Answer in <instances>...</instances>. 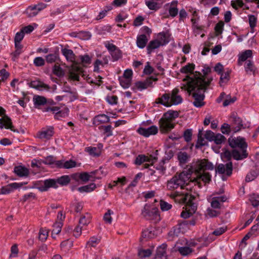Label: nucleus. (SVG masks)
<instances>
[{
  "label": "nucleus",
  "mask_w": 259,
  "mask_h": 259,
  "mask_svg": "<svg viewBox=\"0 0 259 259\" xmlns=\"http://www.w3.org/2000/svg\"><path fill=\"white\" fill-rule=\"evenodd\" d=\"M170 34L168 32H161L158 34L157 40L159 42L161 46H163L169 41Z\"/></svg>",
  "instance_id": "393cba45"
},
{
  "label": "nucleus",
  "mask_w": 259,
  "mask_h": 259,
  "mask_svg": "<svg viewBox=\"0 0 259 259\" xmlns=\"http://www.w3.org/2000/svg\"><path fill=\"white\" fill-rule=\"evenodd\" d=\"M212 141H214L216 144H221L226 140L225 137L220 134H218L214 136Z\"/></svg>",
  "instance_id": "052dcab7"
},
{
  "label": "nucleus",
  "mask_w": 259,
  "mask_h": 259,
  "mask_svg": "<svg viewBox=\"0 0 259 259\" xmlns=\"http://www.w3.org/2000/svg\"><path fill=\"white\" fill-rule=\"evenodd\" d=\"M178 250L183 256L188 255L193 251L191 248L187 246L179 247Z\"/></svg>",
  "instance_id": "3c124183"
},
{
  "label": "nucleus",
  "mask_w": 259,
  "mask_h": 259,
  "mask_svg": "<svg viewBox=\"0 0 259 259\" xmlns=\"http://www.w3.org/2000/svg\"><path fill=\"white\" fill-rule=\"evenodd\" d=\"M138 133L145 137L151 135H155L158 133V127L155 125H152L148 128L140 127L138 129Z\"/></svg>",
  "instance_id": "ddd939ff"
},
{
  "label": "nucleus",
  "mask_w": 259,
  "mask_h": 259,
  "mask_svg": "<svg viewBox=\"0 0 259 259\" xmlns=\"http://www.w3.org/2000/svg\"><path fill=\"white\" fill-rule=\"evenodd\" d=\"M53 72L54 74L58 77H61L64 75V72L61 67L56 64L53 67Z\"/></svg>",
  "instance_id": "5fc2aeb1"
},
{
  "label": "nucleus",
  "mask_w": 259,
  "mask_h": 259,
  "mask_svg": "<svg viewBox=\"0 0 259 259\" xmlns=\"http://www.w3.org/2000/svg\"><path fill=\"white\" fill-rule=\"evenodd\" d=\"M55 180L56 182V184L57 185H58V184H59L61 186H65L69 183V182L70 181V179L69 176L64 175V176H61L60 178H58L57 179H55Z\"/></svg>",
  "instance_id": "37998d69"
},
{
  "label": "nucleus",
  "mask_w": 259,
  "mask_h": 259,
  "mask_svg": "<svg viewBox=\"0 0 259 259\" xmlns=\"http://www.w3.org/2000/svg\"><path fill=\"white\" fill-rule=\"evenodd\" d=\"M248 22L249 26L252 31H253L254 28L256 26L257 17L253 15H248Z\"/></svg>",
  "instance_id": "a18cd8bd"
},
{
  "label": "nucleus",
  "mask_w": 259,
  "mask_h": 259,
  "mask_svg": "<svg viewBox=\"0 0 259 259\" xmlns=\"http://www.w3.org/2000/svg\"><path fill=\"white\" fill-rule=\"evenodd\" d=\"M81 72V69L79 67H73L69 71V77L74 80L79 81V73Z\"/></svg>",
  "instance_id": "2f4dec72"
},
{
  "label": "nucleus",
  "mask_w": 259,
  "mask_h": 259,
  "mask_svg": "<svg viewBox=\"0 0 259 259\" xmlns=\"http://www.w3.org/2000/svg\"><path fill=\"white\" fill-rule=\"evenodd\" d=\"M177 111H169L165 113L159 121L160 132L162 134H166L174 128L175 123L174 120L178 117Z\"/></svg>",
  "instance_id": "20e7f679"
},
{
  "label": "nucleus",
  "mask_w": 259,
  "mask_h": 259,
  "mask_svg": "<svg viewBox=\"0 0 259 259\" xmlns=\"http://www.w3.org/2000/svg\"><path fill=\"white\" fill-rule=\"evenodd\" d=\"M160 46V44L157 39L150 41L147 47V53L150 54L154 49L158 48Z\"/></svg>",
  "instance_id": "e433bc0d"
},
{
  "label": "nucleus",
  "mask_w": 259,
  "mask_h": 259,
  "mask_svg": "<svg viewBox=\"0 0 259 259\" xmlns=\"http://www.w3.org/2000/svg\"><path fill=\"white\" fill-rule=\"evenodd\" d=\"M157 80L158 78L157 77L151 76L143 81H140L136 82L135 86L138 90L142 91L149 87H152L153 81H156Z\"/></svg>",
  "instance_id": "f8f14e48"
},
{
  "label": "nucleus",
  "mask_w": 259,
  "mask_h": 259,
  "mask_svg": "<svg viewBox=\"0 0 259 259\" xmlns=\"http://www.w3.org/2000/svg\"><path fill=\"white\" fill-rule=\"evenodd\" d=\"M48 236V232L46 230L41 229L39 233V239L41 241H45Z\"/></svg>",
  "instance_id": "69168bd1"
},
{
  "label": "nucleus",
  "mask_w": 259,
  "mask_h": 259,
  "mask_svg": "<svg viewBox=\"0 0 259 259\" xmlns=\"http://www.w3.org/2000/svg\"><path fill=\"white\" fill-rule=\"evenodd\" d=\"M186 206L190 207L191 209H189L188 210H186V211H183L181 212V217L184 219H187L189 218L195 212L196 210V206L193 202L191 203V204L186 205Z\"/></svg>",
  "instance_id": "bb28decb"
},
{
  "label": "nucleus",
  "mask_w": 259,
  "mask_h": 259,
  "mask_svg": "<svg viewBox=\"0 0 259 259\" xmlns=\"http://www.w3.org/2000/svg\"><path fill=\"white\" fill-rule=\"evenodd\" d=\"M196 171L202 169H212L214 168L212 163L207 159H203L198 160L193 162L192 165H188L179 175H175L170 180L167 181V188L169 190H173L180 187L184 189L185 187L188 186L187 182L191 178L192 169Z\"/></svg>",
  "instance_id": "f03ea898"
},
{
  "label": "nucleus",
  "mask_w": 259,
  "mask_h": 259,
  "mask_svg": "<svg viewBox=\"0 0 259 259\" xmlns=\"http://www.w3.org/2000/svg\"><path fill=\"white\" fill-rule=\"evenodd\" d=\"M188 225L186 221L179 223L178 225L174 226L169 232V235L175 237L178 236L181 233H184Z\"/></svg>",
  "instance_id": "9d476101"
},
{
  "label": "nucleus",
  "mask_w": 259,
  "mask_h": 259,
  "mask_svg": "<svg viewBox=\"0 0 259 259\" xmlns=\"http://www.w3.org/2000/svg\"><path fill=\"white\" fill-rule=\"evenodd\" d=\"M54 134L53 127L44 128L37 133V137L41 140H49L53 136Z\"/></svg>",
  "instance_id": "4468645a"
},
{
  "label": "nucleus",
  "mask_w": 259,
  "mask_h": 259,
  "mask_svg": "<svg viewBox=\"0 0 259 259\" xmlns=\"http://www.w3.org/2000/svg\"><path fill=\"white\" fill-rule=\"evenodd\" d=\"M158 150H156L155 155L153 156L150 155L149 156H145V155H139L135 161V163L137 165H141L143 162H147L149 163H146L145 165V168H148L149 164L152 165L157 160Z\"/></svg>",
  "instance_id": "1a4fd4ad"
},
{
  "label": "nucleus",
  "mask_w": 259,
  "mask_h": 259,
  "mask_svg": "<svg viewBox=\"0 0 259 259\" xmlns=\"http://www.w3.org/2000/svg\"><path fill=\"white\" fill-rule=\"evenodd\" d=\"M146 4L148 8L152 10H156L159 8L158 4L153 1H147Z\"/></svg>",
  "instance_id": "e2e57ef3"
},
{
  "label": "nucleus",
  "mask_w": 259,
  "mask_h": 259,
  "mask_svg": "<svg viewBox=\"0 0 259 259\" xmlns=\"http://www.w3.org/2000/svg\"><path fill=\"white\" fill-rule=\"evenodd\" d=\"M245 70L248 74H253L255 75L256 72V67L253 62L250 60H247L245 64Z\"/></svg>",
  "instance_id": "c9c22d12"
},
{
  "label": "nucleus",
  "mask_w": 259,
  "mask_h": 259,
  "mask_svg": "<svg viewBox=\"0 0 259 259\" xmlns=\"http://www.w3.org/2000/svg\"><path fill=\"white\" fill-rule=\"evenodd\" d=\"M199 20V16L197 11H193L192 14V18H191V22L192 23L193 27L198 30H202V27L201 26L197 25V22Z\"/></svg>",
  "instance_id": "ea45409f"
},
{
  "label": "nucleus",
  "mask_w": 259,
  "mask_h": 259,
  "mask_svg": "<svg viewBox=\"0 0 259 259\" xmlns=\"http://www.w3.org/2000/svg\"><path fill=\"white\" fill-rule=\"evenodd\" d=\"M166 248L167 245L164 243L157 247L154 259H167Z\"/></svg>",
  "instance_id": "4be33fe9"
},
{
  "label": "nucleus",
  "mask_w": 259,
  "mask_h": 259,
  "mask_svg": "<svg viewBox=\"0 0 259 259\" xmlns=\"http://www.w3.org/2000/svg\"><path fill=\"white\" fill-rule=\"evenodd\" d=\"M224 23L223 21H219L215 26L214 30L216 35H219L223 32Z\"/></svg>",
  "instance_id": "603ef678"
},
{
  "label": "nucleus",
  "mask_w": 259,
  "mask_h": 259,
  "mask_svg": "<svg viewBox=\"0 0 259 259\" xmlns=\"http://www.w3.org/2000/svg\"><path fill=\"white\" fill-rule=\"evenodd\" d=\"M58 187L55 179H49L45 180L42 184H40L37 189L41 192H45L51 188L56 189Z\"/></svg>",
  "instance_id": "9b49d317"
},
{
  "label": "nucleus",
  "mask_w": 259,
  "mask_h": 259,
  "mask_svg": "<svg viewBox=\"0 0 259 259\" xmlns=\"http://www.w3.org/2000/svg\"><path fill=\"white\" fill-rule=\"evenodd\" d=\"M180 92L178 88H175L170 93H165L161 97L158 98L155 101L156 104H161L168 107L172 105H178L183 102V98L179 94Z\"/></svg>",
  "instance_id": "7ed1b4c3"
},
{
  "label": "nucleus",
  "mask_w": 259,
  "mask_h": 259,
  "mask_svg": "<svg viewBox=\"0 0 259 259\" xmlns=\"http://www.w3.org/2000/svg\"><path fill=\"white\" fill-rule=\"evenodd\" d=\"M61 52L67 60L70 62H73L75 60V56L72 50L63 49L61 50Z\"/></svg>",
  "instance_id": "f704fd0d"
},
{
  "label": "nucleus",
  "mask_w": 259,
  "mask_h": 259,
  "mask_svg": "<svg viewBox=\"0 0 259 259\" xmlns=\"http://www.w3.org/2000/svg\"><path fill=\"white\" fill-rule=\"evenodd\" d=\"M160 206L161 210L162 211H167L169 210L172 205L170 204H169L166 201L161 200L160 201Z\"/></svg>",
  "instance_id": "338daca9"
},
{
  "label": "nucleus",
  "mask_w": 259,
  "mask_h": 259,
  "mask_svg": "<svg viewBox=\"0 0 259 259\" xmlns=\"http://www.w3.org/2000/svg\"><path fill=\"white\" fill-rule=\"evenodd\" d=\"M60 108L57 106H47L44 107L42 109V111L44 112H51L53 114H55L54 118H58L59 114H61L60 112Z\"/></svg>",
  "instance_id": "c85d7f7f"
},
{
  "label": "nucleus",
  "mask_w": 259,
  "mask_h": 259,
  "mask_svg": "<svg viewBox=\"0 0 259 259\" xmlns=\"http://www.w3.org/2000/svg\"><path fill=\"white\" fill-rule=\"evenodd\" d=\"M100 239L95 237L90 238L87 242V245L91 247H95L99 243Z\"/></svg>",
  "instance_id": "774afa93"
},
{
  "label": "nucleus",
  "mask_w": 259,
  "mask_h": 259,
  "mask_svg": "<svg viewBox=\"0 0 259 259\" xmlns=\"http://www.w3.org/2000/svg\"><path fill=\"white\" fill-rule=\"evenodd\" d=\"M248 156L246 148H235L233 149V158L236 160H243Z\"/></svg>",
  "instance_id": "dca6fc26"
},
{
  "label": "nucleus",
  "mask_w": 259,
  "mask_h": 259,
  "mask_svg": "<svg viewBox=\"0 0 259 259\" xmlns=\"http://www.w3.org/2000/svg\"><path fill=\"white\" fill-rule=\"evenodd\" d=\"M252 55V51L250 50H247L242 52L239 55L238 64L239 65H241L242 62H244L245 61L247 60V59L251 58Z\"/></svg>",
  "instance_id": "cd10ccee"
},
{
  "label": "nucleus",
  "mask_w": 259,
  "mask_h": 259,
  "mask_svg": "<svg viewBox=\"0 0 259 259\" xmlns=\"http://www.w3.org/2000/svg\"><path fill=\"white\" fill-rule=\"evenodd\" d=\"M148 41V38L145 34H141L137 37V45L139 48L143 49L146 46Z\"/></svg>",
  "instance_id": "c756f323"
},
{
  "label": "nucleus",
  "mask_w": 259,
  "mask_h": 259,
  "mask_svg": "<svg viewBox=\"0 0 259 259\" xmlns=\"http://www.w3.org/2000/svg\"><path fill=\"white\" fill-rule=\"evenodd\" d=\"M156 231L153 228L144 230L142 233L141 239L147 240L155 238L156 236Z\"/></svg>",
  "instance_id": "b1692460"
},
{
  "label": "nucleus",
  "mask_w": 259,
  "mask_h": 259,
  "mask_svg": "<svg viewBox=\"0 0 259 259\" xmlns=\"http://www.w3.org/2000/svg\"><path fill=\"white\" fill-rule=\"evenodd\" d=\"M62 226V223L61 222L55 223L53 225L54 228L52 230V235L59 234L61 231Z\"/></svg>",
  "instance_id": "13d9d810"
},
{
  "label": "nucleus",
  "mask_w": 259,
  "mask_h": 259,
  "mask_svg": "<svg viewBox=\"0 0 259 259\" xmlns=\"http://www.w3.org/2000/svg\"><path fill=\"white\" fill-rule=\"evenodd\" d=\"M28 84L30 87L35 89L39 91H49L50 89L49 85L40 80L31 81L28 83Z\"/></svg>",
  "instance_id": "412c9836"
},
{
  "label": "nucleus",
  "mask_w": 259,
  "mask_h": 259,
  "mask_svg": "<svg viewBox=\"0 0 259 259\" xmlns=\"http://www.w3.org/2000/svg\"><path fill=\"white\" fill-rule=\"evenodd\" d=\"M249 200L254 207L259 206V195L253 194L249 196Z\"/></svg>",
  "instance_id": "de8ad7c7"
},
{
  "label": "nucleus",
  "mask_w": 259,
  "mask_h": 259,
  "mask_svg": "<svg viewBox=\"0 0 259 259\" xmlns=\"http://www.w3.org/2000/svg\"><path fill=\"white\" fill-rule=\"evenodd\" d=\"M192 136V129H187L184 132L183 137L185 140L188 142L191 141Z\"/></svg>",
  "instance_id": "0e129e2a"
},
{
  "label": "nucleus",
  "mask_w": 259,
  "mask_h": 259,
  "mask_svg": "<svg viewBox=\"0 0 259 259\" xmlns=\"http://www.w3.org/2000/svg\"><path fill=\"white\" fill-rule=\"evenodd\" d=\"M213 169V168L212 169V170ZM207 170V169L204 168L196 171L193 168L192 174H194L195 177L193 178H190L191 179L189 182L194 183L195 185H197L199 188L202 187L201 181L205 184L209 183L211 181V176L209 172H205V171ZM209 170H211V169Z\"/></svg>",
  "instance_id": "39448f33"
},
{
  "label": "nucleus",
  "mask_w": 259,
  "mask_h": 259,
  "mask_svg": "<svg viewBox=\"0 0 259 259\" xmlns=\"http://www.w3.org/2000/svg\"><path fill=\"white\" fill-rule=\"evenodd\" d=\"M202 71L203 74L195 71L192 77L187 75L183 79L186 83H183L181 87L182 90L186 91L189 96H192L194 99L193 105L198 108L205 105L204 93L213 80L212 77L208 76L211 71L210 67L205 66Z\"/></svg>",
  "instance_id": "f257e3e1"
},
{
  "label": "nucleus",
  "mask_w": 259,
  "mask_h": 259,
  "mask_svg": "<svg viewBox=\"0 0 259 259\" xmlns=\"http://www.w3.org/2000/svg\"><path fill=\"white\" fill-rule=\"evenodd\" d=\"M222 158L224 161L228 162L231 161L232 157H233V150L231 152L229 151H225L221 155Z\"/></svg>",
  "instance_id": "4d7b16f0"
},
{
  "label": "nucleus",
  "mask_w": 259,
  "mask_h": 259,
  "mask_svg": "<svg viewBox=\"0 0 259 259\" xmlns=\"http://www.w3.org/2000/svg\"><path fill=\"white\" fill-rule=\"evenodd\" d=\"M195 67V65L193 63H188L181 69L180 72L182 73H191L192 77L193 73H195L193 72Z\"/></svg>",
  "instance_id": "4c0bfd02"
},
{
  "label": "nucleus",
  "mask_w": 259,
  "mask_h": 259,
  "mask_svg": "<svg viewBox=\"0 0 259 259\" xmlns=\"http://www.w3.org/2000/svg\"><path fill=\"white\" fill-rule=\"evenodd\" d=\"M142 215L147 220L152 219L155 216L158 215L156 210H151L149 205H145L142 211Z\"/></svg>",
  "instance_id": "aec40b11"
},
{
  "label": "nucleus",
  "mask_w": 259,
  "mask_h": 259,
  "mask_svg": "<svg viewBox=\"0 0 259 259\" xmlns=\"http://www.w3.org/2000/svg\"><path fill=\"white\" fill-rule=\"evenodd\" d=\"M25 13L28 17H32L38 14V11H36L33 6H30L26 9Z\"/></svg>",
  "instance_id": "09e8293b"
},
{
  "label": "nucleus",
  "mask_w": 259,
  "mask_h": 259,
  "mask_svg": "<svg viewBox=\"0 0 259 259\" xmlns=\"http://www.w3.org/2000/svg\"><path fill=\"white\" fill-rule=\"evenodd\" d=\"M77 36L79 38L88 40L90 39L91 34L90 32L88 31H80L78 32V35Z\"/></svg>",
  "instance_id": "bf43d9fd"
},
{
  "label": "nucleus",
  "mask_w": 259,
  "mask_h": 259,
  "mask_svg": "<svg viewBox=\"0 0 259 259\" xmlns=\"http://www.w3.org/2000/svg\"><path fill=\"white\" fill-rule=\"evenodd\" d=\"M230 122L232 126V131L234 133H237L241 131V129L249 128L250 127V122H247L243 123L242 119L238 116L236 112H232L229 117Z\"/></svg>",
  "instance_id": "423d86ee"
},
{
  "label": "nucleus",
  "mask_w": 259,
  "mask_h": 259,
  "mask_svg": "<svg viewBox=\"0 0 259 259\" xmlns=\"http://www.w3.org/2000/svg\"><path fill=\"white\" fill-rule=\"evenodd\" d=\"M76 166V162L73 160L64 161L63 160H57L56 162V166L60 168L69 169L75 167Z\"/></svg>",
  "instance_id": "a211bd4d"
},
{
  "label": "nucleus",
  "mask_w": 259,
  "mask_h": 259,
  "mask_svg": "<svg viewBox=\"0 0 259 259\" xmlns=\"http://www.w3.org/2000/svg\"><path fill=\"white\" fill-rule=\"evenodd\" d=\"M120 85L124 89L128 88L132 82V79L123 77H121L119 79Z\"/></svg>",
  "instance_id": "8fccbe9b"
},
{
  "label": "nucleus",
  "mask_w": 259,
  "mask_h": 259,
  "mask_svg": "<svg viewBox=\"0 0 259 259\" xmlns=\"http://www.w3.org/2000/svg\"><path fill=\"white\" fill-rule=\"evenodd\" d=\"M4 126L7 129H10L14 132L18 133V130L14 128L11 118L5 115L2 118H0V128H3Z\"/></svg>",
  "instance_id": "f3484780"
},
{
  "label": "nucleus",
  "mask_w": 259,
  "mask_h": 259,
  "mask_svg": "<svg viewBox=\"0 0 259 259\" xmlns=\"http://www.w3.org/2000/svg\"><path fill=\"white\" fill-rule=\"evenodd\" d=\"M215 171L217 174L222 175V179L226 180L225 177H229L232 174L233 163L231 161L227 162L226 164L220 163L215 167Z\"/></svg>",
  "instance_id": "6e6552de"
},
{
  "label": "nucleus",
  "mask_w": 259,
  "mask_h": 259,
  "mask_svg": "<svg viewBox=\"0 0 259 259\" xmlns=\"http://www.w3.org/2000/svg\"><path fill=\"white\" fill-rule=\"evenodd\" d=\"M231 131H232L231 124L227 123H224L221 126V131L224 134L229 135Z\"/></svg>",
  "instance_id": "6e6d98bb"
},
{
  "label": "nucleus",
  "mask_w": 259,
  "mask_h": 259,
  "mask_svg": "<svg viewBox=\"0 0 259 259\" xmlns=\"http://www.w3.org/2000/svg\"><path fill=\"white\" fill-rule=\"evenodd\" d=\"M166 160H168V159L163 158L158 164H156L154 166V167L158 171V173L160 174V175H163L165 173L166 168L164 166V164L165 163Z\"/></svg>",
  "instance_id": "58836bf2"
},
{
  "label": "nucleus",
  "mask_w": 259,
  "mask_h": 259,
  "mask_svg": "<svg viewBox=\"0 0 259 259\" xmlns=\"http://www.w3.org/2000/svg\"><path fill=\"white\" fill-rule=\"evenodd\" d=\"M110 54L112 56L113 61H117L122 57V53L118 48L112 52Z\"/></svg>",
  "instance_id": "864d4df0"
},
{
  "label": "nucleus",
  "mask_w": 259,
  "mask_h": 259,
  "mask_svg": "<svg viewBox=\"0 0 259 259\" xmlns=\"http://www.w3.org/2000/svg\"><path fill=\"white\" fill-rule=\"evenodd\" d=\"M96 188V186L94 183H91L89 185L80 187L78 188V191L80 193L90 192L93 191Z\"/></svg>",
  "instance_id": "a19ab883"
},
{
  "label": "nucleus",
  "mask_w": 259,
  "mask_h": 259,
  "mask_svg": "<svg viewBox=\"0 0 259 259\" xmlns=\"http://www.w3.org/2000/svg\"><path fill=\"white\" fill-rule=\"evenodd\" d=\"M152 249L148 248L147 249H144L142 248L138 249V255L141 258H145L149 257L152 253Z\"/></svg>",
  "instance_id": "c03bdc74"
},
{
  "label": "nucleus",
  "mask_w": 259,
  "mask_h": 259,
  "mask_svg": "<svg viewBox=\"0 0 259 259\" xmlns=\"http://www.w3.org/2000/svg\"><path fill=\"white\" fill-rule=\"evenodd\" d=\"M178 1H172L168 8V13L169 15L172 17H176L178 14V9L177 8Z\"/></svg>",
  "instance_id": "72a5a7b5"
},
{
  "label": "nucleus",
  "mask_w": 259,
  "mask_h": 259,
  "mask_svg": "<svg viewBox=\"0 0 259 259\" xmlns=\"http://www.w3.org/2000/svg\"><path fill=\"white\" fill-rule=\"evenodd\" d=\"M220 74L221 77L219 83L221 86H222L223 83H226L229 81L230 79V72L227 71L224 73H221Z\"/></svg>",
  "instance_id": "49530a36"
},
{
  "label": "nucleus",
  "mask_w": 259,
  "mask_h": 259,
  "mask_svg": "<svg viewBox=\"0 0 259 259\" xmlns=\"http://www.w3.org/2000/svg\"><path fill=\"white\" fill-rule=\"evenodd\" d=\"M91 215L90 213H87L84 215H82L79 221V225L86 226L91 222Z\"/></svg>",
  "instance_id": "79ce46f5"
},
{
  "label": "nucleus",
  "mask_w": 259,
  "mask_h": 259,
  "mask_svg": "<svg viewBox=\"0 0 259 259\" xmlns=\"http://www.w3.org/2000/svg\"><path fill=\"white\" fill-rule=\"evenodd\" d=\"M227 197L225 195L213 197L210 202L211 206L214 209H219L224 202L226 201Z\"/></svg>",
  "instance_id": "6ab92c4d"
},
{
  "label": "nucleus",
  "mask_w": 259,
  "mask_h": 259,
  "mask_svg": "<svg viewBox=\"0 0 259 259\" xmlns=\"http://www.w3.org/2000/svg\"><path fill=\"white\" fill-rule=\"evenodd\" d=\"M14 172L19 177H27L29 175L28 169L22 166H15L14 168Z\"/></svg>",
  "instance_id": "7c9ffc66"
},
{
  "label": "nucleus",
  "mask_w": 259,
  "mask_h": 259,
  "mask_svg": "<svg viewBox=\"0 0 259 259\" xmlns=\"http://www.w3.org/2000/svg\"><path fill=\"white\" fill-rule=\"evenodd\" d=\"M85 151L88 152L90 155L98 157L101 155V150L99 147H88L85 148Z\"/></svg>",
  "instance_id": "473e14b6"
},
{
  "label": "nucleus",
  "mask_w": 259,
  "mask_h": 259,
  "mask_svg": "<svg viewBox=\"0 0 259 259\" xmlns=\"http://www.w3.org/2000/svg\"><path fill=\"white\" fill-rule=\"evenodd\" d=\"M113 212L110 209H108L107 211L104 214V221L108 224H111L112 221V218L111 217V214H113Z\"/></svg>",
  "instance_id": "680f3d73"
},
{
  "label": "nucleus",
  "mask_w": 259,
  "mask_h": 259,
  "mask_svg": "<svg viewBox=\"0 0 259 259\" xmlns=\"http://www.w3.org/2000/svg\"><path fill=\"white\" fill-rule=\"evenodd\" d=\"M170 197L176 203L185 204L186 205L193 202V200L195 199V196L189 193H180L177 191L172 193Z\"/></svg>",
  "instance_id": "0eeeda50"
},
{
  "label": "nucleus",
  "mask_w": 259,
  "mask_h": 259,
  "mask_svg": "<svg viewBox=\"0 0 259 259\" xmlns=\"http://www.w3.org/2000/svg\"><path fill=\"white\" fill-rule=\"evenodd\" d=\"M229 145L235 148H247V145L243 138L229 139Z\"/></svg>",
  "instance_id": "2eb2a0df"
},
{
  "label": "nucleus",
  "mask_w": 259,
  "mask_h": 259,
  "mask_svg": "<svg viewBox=\"0 0 259 259\" xmlns=\"http://www.w3.org/2000/svg\"><path fill=\"white\" fill-rule=\"evenodd\" d=\"M110 117L107 115L102 114L96 115L93 119V124L95 126H98L101 124L109 122Z\"/></svg>",
  "instance_id": "5701e85b"
},
{
  "label": "nucleus",
  "mask_w": 259,
  "mask_h": 259,
  "mask_svg": "<svg viewBox=\"0 0 259 259\" xmlns=\"http://www.w3.org/2000/svg\"><path fill=\"white\" fill-rule=\"evenodd\" d=\"M33 101L35 108H39L40 106L47 104V99L44 96L35 95L33 98Z\"/></svg>",
  "instance_id": "a878e982"
}]
</instances>
